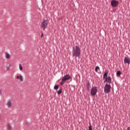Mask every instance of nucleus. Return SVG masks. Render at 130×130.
<instances>
[{"label":"nucleus","instance_id":"nucleus-1","mask_svg":"<svg viewBox=\"0 0 130 130\" xmlns=\"http://www.w3.org/2000/svg\"><path fill=\"white\" fill-rule=\"evenodd\" d=\"M72 55L75 57H80L81 55V49H80V47L76 46L75 47H73Z\"/></svg>","mask_w":130,"mask_h":130},{"label":"nucleus","instance_id":"nucleus-2","mask_svg":"<svg viewBox=\"0 0 130 130\" xmlns=\"http://www.w3.org/2000/svg\"><path fill=\"white\" fill-rule=\"evenodd\" d=\"M70 82H72V78L70 75L67 74L66 75L64 76L60 83L61 86L63 85V84H64V82H66V81H70Z\"/></svg>","mask_w":130,"mask_h":130},{"label":"nucleus","instance_id":"nucleus-3","mask_svg":"<svg viewBox=\"0 0 130 130\" xmlns=\"http://www.w3.org/2000/svg\"><path fill=\"white\" fill-rule=\"evenodd\" d=\"M110 89H111V85H110V83L106 84L104 87L105 93H106V94H108V93L110 92Z\"/></svg>","mask_w":130,"mask_h":130},{"label":"nucleus","instance_id":"nucleus-4","mask_svg":"<svg viewBox=\"0 0 130 130\" xmlns=\"http://www.w3.org/2000/svg\"><path fill=\"white\" fill-rule=\"evenodd\" d=\"M47 25H48V21L46 20H43V22L41 25V28H42L44 31V30L47 28Z\"/></svg>","mask_w":130,"mask_h":130},{"label":"nucleus","instance_id":"nucleus-5","mask_svg":"<svg viewBox=\"0 0 130 130\" xmlns=\"http://www.w3.org/2000/svg\"><path fill=\"white\" fill-rule=\"evenodd\" d=\"M97 87H92L91 91H90V95L91 96H95L96 94H97Z\"/></svg>","mask_w":130,"mask_h":130},{"label":"nucleus","instance_id":"nucleus-6","mask_svg":"<svg viewBox=\"0 0 130 130\" xmlns=\"http://www.w3.org/2000/svg\"><path fill=\"white\" fill-rule=\"evenodd\" d=\"M119 4V2L118 1L112 0L111 2L112 7H113L114 8H116V7L118 6Z\"/></svg>","mask_w":130,"mask_h":130},{"label":"nucleus","instance_id":"nucleus-7","mask_svg":"<svg viewBox=\"0 0 130 130\" xmlns=\"http://www.w3.org/2000/svg\"><path fill=\"white\" fill-rule=\"evenodd\" d=\"M104 83H108V84H111L112 83L111 77H110V76H108V78H105Z\"/></svg>","mask_w":130,"mask_h":130},{"label":"nucleus","instance_id":"nucleus-8","mask_svg":"<svg viewBox=\"0 0 130 130\" xmlns=\"http://www.w3.org/2000/svg\"><path fill=\"white\" fill-rule=\"evenodd\" d=\"M124 63H128V64H129L130 63L129 57H125L124 59Z\"/></svg>","mask_w":130,"mask_h":130},{"label":"nucleus","instance_id":"nucleus-9","mask_svg":"<svg viewBox=\"0 0 130 130\" xmlns=\"http://www.w3.org/2000/svg\"><path fill=\"white\" fill-rule=\"evenodd\" d=\"M86 88L87 91H89V90H90V88H91V84L89 81H88L86 84Z\"/></svg>","mask_w":130,"mask_h":130},{"label":"nucleus","instance_id":"nucleus-10","mask_svg":"<svg viewBox=\"0 0 130 130\" xmlns=\"http://www.w3.org/2000/svg\"><path fill=\"white\" fill-rule=\"evenodd\" d=\"M12 102H13V100H9L8 101L7 103V106L8 107H11V106H12Z\"/></svg>","mask_w":130,"mask_h":130},{"label":"nucleus","instance_id":"nucleus-11","mask_svg":"<svg viewBox=\"0 0 130 130\" xmlns=\"http://www.w3.org/2000/svg\"><path fill=\"white\" fill-rule=\"evenodd\" d=\"M108 72L107 71H106L104 75H103V79H108Z\"/></svg>","mask_w":130,"mask_h":130},{"label":"nucleus","instance_id":"nucleus-12","mask_svg":"<svg viewBox=\"0 0 130 130\" xmlns=\"http://www.w3.org/2000/svg\"><path fill=\"white\" fill-rule=\"evenodd\" d=\"M120 75H121V72L120 71H118L116 72L117 77H120Z\"/></svg>","mask_w":130,"mask_h":130},{"label":"nucleus","instance_id":"nucleus-13","mask_svg":"<svg viewBox=\"0 0 130 130\" xmlns=\"http://www.w3.org/2000/svg\"><path fill=\"white\" fill-rule=\"evenodd\" d=\"M57 94L58 95L60 94L61 93H62V89H60L57 92Z\"/></svg>","mask_w":130,"mask_h":130},{"label":"nucleus","instance_id":"nucleus-14","mask_svg":"<svg viewBox=\"0 0 130 130\" xmlns=\"http://www.w3.org/2000/svg\"><path fill=\"white\" fill-rule=\"evenodd\" d=\"M7 128L9 130H11L12 129V126H11V125L9 123L7 125Z\"/></svg>","mask_w":130,"mask_h":130},{"label":"nucleus","instance_id":"nucleus-15","mask_svg":"<svg viewBox=\"0 0 130 130\" xmlns=\"http://www.w3.org/2000/svg\"><path fill=\"white\" fill-rule=\"evenodd\" d=\"M59 88V85H55L54 87V90H57V89H58Z\"/></svg>","mask_w":130,"mask_h":130},{"label":"nucleus","instance_id":"nucleus-16","mask_svg":"<svg viewBox=\"0 0 130 130\" xmlns=\"http://www.w3.org/2000/svg\"><path fill=\"white\" fill-rule=\"evenodd\" d=\"M5 57L6 58H10V54L6 53L5 55Z\"/></svg>","mask_w":130,"mask_h":130},{"label":"nucleus","instance_id":"nucleus-17","mask_svg":"<svg viewBox=\"0 0 130 130\" xmlns=\"http://www.w3.org/2000/svg\"><path fill=\"white\" fill-rule=\"evenodd\" d=\"M19 78H20L19 81L20 82H23V76H22V75H20Z\"/></svg>","mask_w":130,"mask_h":130},{"label":"nucleus","instance_id":"nucleus-18","mask_svg":"<svg viewBox=\"0 0 130 130\" xmlns=\"http://www.w3.org/2000/svg\"><path fill=\"white\" fill-rule=\"evenodd\" d=\"M100 70V68H99V67L96 66L95 68V72H98V70Z\"/></svg>","mask_w":130,"mask_h":130},{"label":"nucleus","instance_id":"nucleus-19","mask_svg":"<svg viewBox=\"0 0 130 130\" xmlns=\"http://www.w3.org/2000/svg\"><path fill=\"white\" fill-rule=\"evenodd\" d=\"M88 130H92V125H91V123H89V126L88 127Z\"/></svg>","mask_w":130,"mask_h":130},{"label":"nucleus","instance_id":"nucleus-20","mask_svg":"<svg viewBox=\"0 0 130 130\" xmlns=\"http://www.w3.org/2000/svg\"><path fill=\"white\" fill-rule=\"evenodd\" d=\"M19 70L20 71H23V67H22V65H21V64H19Z\"/></svg>","mask_w":130,"mask_h":130},{"label":"nucleus","instance_id":"nucleus-21","mask_svg":"<svg viewBox=\"0 0 130 130\" xmlns=\"http://www.w3.org/2000/svg\"><path fill=\"white\" fill-rule=\"evenodd\" d=\"M10 68H11V64H9V66L7 67V71L10 70Z\"/></svg>","mask_w":130,"mask_h":130},{"label":"nucleus","instance_id":"nucleus-22","mask_svg":"<svg viewBox=\"0 0 130 130\" xmlns=\"http://www.w3.org/2000/svg\"><path fill=\"white\" fill-rule=\"evenodd\" d=\"M43 36H44L43 32H41V37L42 38V37H43Z\"/></svg>","mask_w":130,"mask_h":130},{"label":"nucleus","instance_id":"nucleus-23","mask_svg":"<svg viewBox=\"0 0 130 130\" xmlns=\"http://www.w3.org/2000/svg\"><path fill=\"white\" fill-rule=\"evenodd\" d=\"M2 90L0 89V95H2L3 94V93L2 92Z\"/></svg>","mask_w":130,"mask_h":130},{"label":"nucleus","instance_id":"nucleus-24","mask_svg":"<svg viewBox=\"0 0 130 130\" xmlns=\"http://www.w3.org/2000/svg\"><path fill=\"white\" fill-rule=\"evenodd\" d=\"M16 78H17V79H20V76H17L16 77Z\"/></svg>","mask_w":130,"mask_h":130}]
</instances>
